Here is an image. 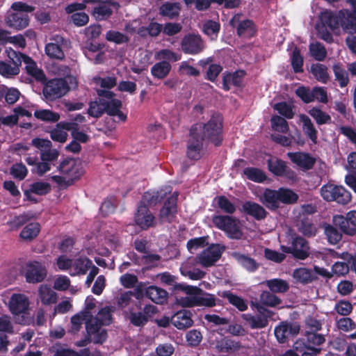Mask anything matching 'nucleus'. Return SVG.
Instances as JSON below:
<instances>
[{
	"mask_svg": "<svg viewBox=\"0 0 356 356\" xmlns=\"http://www.w3.org/2000/svg\"><path fill=\"white\" fill-rule=\"evenodd\" d=\"M300 120L302 123V130L305 134L313 143H316L318 132L310 118L306 115L302 114L300 115Z\"/></svg>",
	"mask_w": 356,
	"mask_h": 356,
	"instance_id": "33",
	"label": "nucleus"
},
{
	"mask_svg": "<svg viewBox=\"0 0 356 356\" xmlns=\"http://www.w3.org/2000/svg\"><path fill=\"white\" fill-rule=\"evenodd\" d=\"M58 170L61 175L67 177L72 184L83 174L81 162L73 159H66L63 160L59 164Z\"/></svg>",
	"mask_w": 356,
	"mask_h": 356,
	"instance_id": "11",
	"label": "nucleus"
},
{
	"mask_svg": "<svg viewBox=\"0 0 356 356\" xmlns=\"http://www.w3.org/2000/svg\"><path fill=\"white\" fill-rule=\"evenodd\" d=\"M222 296L226 298L231 304L236 306L240 311H245L248 307L242 298L229 291H224Z\"/></svg>",
	"mask_w": 356,
	"mask_h": 356,
	"instance_id": "58",
	"label": "nucleus"
},
{
	"mask_svg": "<svg viewBox=\"0 0 356 356\" xmlns=\"http://www.w3.org/2000/svg\"><path fill=\"white\" fill-rule=\"evenodd\" d=\"M280 203L285 204H292L298 200V195L293 191L287 188H280L278 189Z\"/></svg>",
	"mask_w": 356,
	"mask_h": 356,
	"instance_id": "45",
	"label": "nucleus"
},
{
	"mask_svg": "<svg viewBox=\"0 0 356 356\" xmlns=\"http://www.w3.org/2000/svg\"><path fill=\"white\" fill-rule=\"evenodd\" d=\"M268 166L269 170L277 176L282 175L286 167L284 161L276 157H271L268 160Z\"/></svg>",
	"mask_w": 356,
	"mask_h": 356,
	"instance_id": "50",
	"label": "nucleus"
},
{
	"mask_svg": "<svg viewBox=\"0 0 356 356\" xmlns=\"http://www.w3.org/2000/svg\"><path fill=\"white\" fill-rule=\"evenodd\" d=\"M339 20V26L347 33L353 34L356 33V18L354 17L351 12L348 10H341L337 14H334Z\"/></svg>",
	"mask_w": 356,
	"mask_h": 356,
	"instance_id": "19",
	"label": "nucleus"
},
{
	"mask_svg": "<svg viewBox=\"0 0 356 356\" xmlns=\"http://www.w3.org/2000/svg\"><path fill=\"white\" fill-rule=\"evenodd\" d=\"M24 62L26 64V69L27 72L31 76H34L37 80L42 81L44 79V74L40 69H39L35 63L28 57L24 58Z\"/></svg>",
	"mask_w": 356,
	"mask_h": 356,
	"instance_id": "48",
	"label": "nucleus"
},
{
	"mask_svg": "<svg viewBox=\"0 0 356 356\" xmlns=\"http://www.w3.org/2000/svg\"><path fill=\"white\" fill-rule=\"evenodd\" d=\"M260 301L262 304L270 307H275L281 302L278 297L268 291H264L261 294Z\"/></svg>",
	"mask_w": 356,
	"mask_h": 356,
	"instance_id": "63",
	"label": "nucleus"
},
{
	"mask_svg": "<svg viewBox=\"0 0 356 356\" xmlns=\"http://www.w3.org/2000/svg\"><path fill=\"white\" fill-rule=\"evenodd\" d=\"M76 86V79L72 76H67L66 79H54L47 82L42 92L47 101H53L63 97Z\"/></svg>",
	"mask_w": 356,
	"mask_h": 356,
	"instance_id": "3",
	"label": "nucleus"
},
{
	"mask_svg": "<svg viewBox=\"0 0 356 356\" xmlns=\"http://www.w3.org/2000/svg\"><path fill=\"white\" fill-rule=\"evenodd\" d=\"M171 68L172 66L169 62L159 61L152 67L151 74L157 79H163L168 76Z\"/></svg>",
	"mask_w": 356,
	"mask_h": 356,
	"instance_id": "30",
	"label": "nucleus"
},
{
	"mask_svg": "<svg viewBox=\"0 0 356 356\" xmlns=\"http://www.w3.org/2000/svg\"><path fill=\"white\" fill-rule=\"evenodd\" d=\"M180 11L179 4L177 3H165L160 8V13L163 16L173 18L179 15Z\"/></svg>",
	"mask_w": 356,
	"mask_h": 356,
	"instance_id": "52",
	"label": "nucleus"
},
{
	"mask_svg": "<svg viewBox=\"0 0 356 356\" xmlns=\"http://www.w3.org/2000/svg\"><path fill=\"white\" fill-rule=\"evenodd\" d=\"M242 346L238 341L228 338H222L218 341L216 348L222 353H234L239 350Z\"/></svg>",
	"mask_w": 356,
	"mask_h": 356,
	"instance_id": "29",
	"label": "nucleus"
},
{
	"mask_svg": "<svg viewBox=\"0 0 356 356\" xmlns=\"http://www.w3.org/2000/svg\"><path fill=\"white\" fill-rule=\"evenodd\" d=\"M224 250L220 244H212L198 255L197 262L203 267H210L220 258Z\"/></svg>",
	"mask_w": 356,
	"mask_h": 356,
	"instance_id": "12",
	"label": "nucleus"
},
{
	"mask_svg": "<svg viewBox=\"0 0 356 356\" xmlns=\"http://www.w3.org/2000/svg\"><path fill=\"white\" fill-rule=\"evenodd\" d=\"M204 140L197 137L195 132L190 133L188 140L187 155L189 158L197 160L201 157Z\"/></svg>",
	"mask_w": 356,
	"mask_h": 356,
	"instance_id": "22",
	"label": "nucleus"
},
{
	"mask_svg": "<svg viewBox=\"0 0 356 356\" xmlns=\"http://www.w3.org/2000/svg\"><path fill=\"white\" fill-rule=\"evenodd\" d=\"M300 326L296 323L282 322L275 329V335L280 343H284L288 338L299 333Z\"/></svg>",
	"mask_w": 356,
	"mask_h": 356,
	"instance_id": "17",
	"label": "nucleus"
},
{
	"mask_svg": "<svg viewBox=\"0 0 356 356\" xmlns=\"http://www.w3.org/2000/svg\"><path fill=\"white\" fill-rule=\"evenodd\" d=\"M266 284L273 293H284L289 288L288 282L281 279L267 280Z\"/></svg>",
	"mask_w": 356,
	"mask_h": 356,
	"instance_id": "47",
	"label": "nucleus"
},
{
	"mask_svg": "<svg viewBox=\"0 0 356 356\" xmlns=\"http://www.w3.org/2000/svg\"><path fill=\"white\" fill-rule=\"evenodd\" d=\"M293 277L298 282L307 284L316 279L312 269L299 268L293 272Z\"/></svg>",
	"mask_w": 356,
	"mask_h": 356,
	"instance_id": "36",
	"label": "nucleus"
},
{
	"mask_svg": "<svg viewBox=\"0 0 356 356\" xmlns=\"http://www.w3.org/2000/svg\"><path fill=\"white\" fill-rule=\"evenodd\" d=\"M19 73V68L13 65H9L4 61H0V74L6 78H11L13 76Z\"/></svg>",
	"mask_w": 356,
	"mask_h": 356,
	"instance_id": "62",
	"label": "nucleus"
},
{
	"mask_svg": "<svg viewBox=\"0 0 356 356\" xmlns=\"http://www.w3.org/2000/svg\"><path fill=\"white\" fill-rule=\"evenodd\" d=\"M309 51L312 56L319 61L323 60L327 54L325 47L319 42L310 44Z\"/></svg>",
	"mask_w": 356,
	"mask_h": 356,
	"instance_id": "57",
	"label": "nucleus"
},
{
	"mask_svg": "<svg viewBox=\"0 0 356 356\" xmlns=\"http://www.w3.org/2000/svg\"><path fill=\"white\" fill-rule=\"evenodd\" d=\"M47 276L45 266L38 261H30L25 266V277L29 283H38Z\"/></svg>",
	"mask_w": 356,
	"mask_h": 356,
	"instance_id": "13",
	"label": "nucleus"
},
{
	"mask_svg": "<svg viewBox=\"0 0 356 356\" xmlns=\"http://www.w3.org/2000/svg\"><path fill=\"white\" fill-rule=\"evenodd\" d=\"M146 296L153 302L162 304L165 301L168 293L164 289L151 286L146 289Z\"/></svg>",
	"mask_w": 356,
	"mask_h": 356,
	"instance_id": "39",
	"label": "nucleus"
},
{
	"mask_svg": "<svg viewBox=\"0 0 356 356\" xmlns=\"http://www.w3.org/2000/svg\"><path fill=\"white\" fill-rule=\"evenodd\" d=\"M15 13L9 14L6 19L7 25L17 30H21L29 25V16L25 13L32 12L33 8L22 2H15L11 6Z\"/></svg>",
	"mask_w": 356,
	"mask_h": 356,
	"instance_id": "5",
	"label": "nucleus"
},
{
	"mask_svg": "<svg viewBox=\"0 0 356 356\" xmlns=\"http://www.w3.org/2000/svg\"><path fill=\"white\" fill-rule=\"evenodd\" d=\"M268 316L264 313H259L254 316L244 314L243 318L252 329H261L267 326Z\"/></svg>",
	"mask_w": 356,
	"mask_h": 356,
	"instance_id": "27",
	"label": "nucleus"
},
{
	"mask_svg": "<svg viewBox=\"0 0 356 356\" xmlns=\"http://www.w3.org/2000/svg\"><path fill=\"white\" fill-rule=\"evenodd\" d=\"M271 127L275 131L287 133L289 127L287 122L283 118L278 115H273L271 118Z\"/></svg>",
	"mask_w": 356,
	"mask_h": 356,
	"instance_id": "56",
	"label": "nucleus"
},
{
	"mask_svg": "<svg viewBox=\"0 0 356 356\" xmlns=\"http://www.w3.org/2000/svg\"><path fill=\"white\" fill-rule=\"evenodd\" d=\"M273 108L276 110L280 115L286 118L291 119L294 115L293 106L286 102H280L273 105Z\"/></svg>",
	"mask_w": 356,
	"mask_h": 356,
	"instance_id": "60",
	"label": "nucleus"
},
{
	"mask_svg": "<svg viewBox=\"0 0 356 356\" xmlns=\"http://www.w3.org/2000/svg\"><path fill=\"white\" fill-rule=\"evenodd\" d=\"M71 281L68 277L65 275L57 276L54 282V289L57 291H66L70 286Z\"/></svg>",
	"mask_w": 356,
	"mask_h": 356,
	"instance_id": "64",
	"label": "nucleus"
},
{
	"mask_svg": "<svg viewBox=\"0 0 356 356\" xmlns=\"http://www.w3.org/2000/svg\"><path fill=\"white\" fill-rule=\"evenodd\" d=\"M243 173L248 179L255 182H262L266 178L261 170L255 168H247L243 170Z\"/></svg>",
	"mask_w": 356,
	"mask_h": 356,
	"instance_id": "54",
	"label": "nucleus"
},
{
	"mask_svg": "<svg viewBox=\"0 0 356 356\" xmlns=\"http://www.w3.org/2000/svg\"><path fill=\"white\" fill-rule=\"evenodd\" d=\"M110 6H113L115 8H119V4L117 2H104L95 7L93 10V15L98 20H103L112 14V10Z\"/></svg>",
	"mask_w": 356,
	"mask_h": 356,
	"instance_id": "31",
	"label": "nucleus"
},
{
	"mask_svg": "<svg viewBox=\"0 0 356 356\" xmlns=\"http://www.w3.org/2000/svg\"><path fill=\"white\" fill-rule=\"evenodd\" d=\"M152 54L149 51H142L139 52L138 56L136 58L134 67H132L133 72L136 73H140L146 69L150 63Z\"/></svg>",
	"mask_w": 356,
	"mask_h": 356,
	"instance_id": "41",
	"label": "nucleus"
},
{
	"mask_svg": "<svg viewBox=\"0 0 356 356\" xmlns=\"http://www.w3.org/2000/svg\"><path fill=\"white\" fill-rule=\"evenodd\" d=\"M113 307L111 306H106L102 308L97 313V316L90 321H95V323H99L100 325H108L112 322L111 313L113 312Z\"/></svg>",
	"mask_w": 356,
	"mask_h": 356,
	"instance_id": "38",
	"label": "nucleus"
},
{
	"mask_svg": "<svg viewBox=\"0 0 356 356\" xmlns=\"http://www.w3.org/2000/svg\"><path fill=\"white\" fill-rule=\"evenodd\" d=\"M177 213V195H172L160 211L159 218L162 222H170Z\"/></svg>",
	"mask_w": 356,
	"mask_h": 356,
	"instance_id": "21",
	"label": "nucleus"
},
{
	"mask_svg": "<svg viewBox=\"0 0 356 356\" xmlns=\"http://www.w3.org/2000/svg\"><path fill=\"white\" fill-rule=\"evenodd\" d=\"M213 222L231 238L240 239L243 236L242 225L236 218L227 216H217L213 217Z\"/></svg>",
	"mask_w": 356,
	"mask_h": 356,
	"instance_id": "6",
	"label": "nucleus"
},
{
	"mask_svg": "<svg viewBox=\"0 0 356 356\" xmlns=\"http://www.w3.org/2000/svg\"><path fill=\"white\" fill-rule=\"evenodd\" d=\"M88 320H90L84 312H79L71 317L70 319V328L69 329V332L72 334L77 333L81 328L82 324L83 321L86 324V321Z\"/></svg>",
	"mask_w": 356,
	"mask_h": 356,
	"instance_id": "44",
	"label": "nucleus"
},
{
	"mask_svg": "<svg viewBox=\"0 0 356 356\" xmlns=\"http://www.w3.org/2000/svg\"><path fill=\"white\" fill-rule=\"evenodd\" d=\"M135 221L142 229H147L154 225V217L148 210L147 205L140 204L135 216Z\"/></svg>",
	"mask_w": 356,
	"mask_h": 356,
	"instance_id": "20",
	"label": "nucleus"
},
{
	"mask_svg": "<svg viewBox=\"0 0 356 356\" xmlns=\"http://www.w3.org/2000/svg\"><path fill=\"white\" fill-rule=\"evenodd\" d=\"M322 197L326 201H335L341 204H346L351 200V194L344 187L327 184L321 188Z\"/></svg>",
	"mask_w": 356,
	"mask_h": 356,
	"instance_id": "8",
	"label": "nucleus"
},
{
	"mask_svg": "<svg viewBox=\"0 0 356 356\" xmlns=\"http://www.w3.org/2000/svg\"><path fill=\"white\" fill-rule=\"evenodd\" d=\"M97 92L99 99L90 103L88 114L94 118H99L106 112L110 115L117 116L121 121H124L127 116L120 111L122 103L113 97L114 94L106 90H97Z\"/></svg>",
	"mask_w": 356,
	"mask_h": 356,
	"instance_id": "1",
	"label": "nucleus"
},
{
	"mask_svg": "<svg viewBox=\"0 0 356 356\" xmlns=\"http://www.w3.org/2000/svg\"><path fill=\"white\" fill-rule=\"evenodd\" d=\"M172 323L178 329H184L193 325L190 313L187 311H179L172 317Z\"/></svg>",
	"mask_w": 356,
	"mask_h": 356,
	"instance_id": "28",
	"label": "nucleus"
},
{
	"mask_svg": "<svg viewBox=\"0 0 356 356\" xmlns=\"http://www.w3.org/2000/svg\"><path fill=\"white\" fill-rule=\"evenodd\" d=\"M287 155L293 163L303 170L311 169L315 163L313 157L304 152H289Z\"/></svg>",
	"mask_w": 356,
	"mask_h": 356,
	"instance_id": "24",
	"label": "nucleus"
},
{
	"mask_svg": "<svg viewBox=\"0 0 356 356\" xmlns=\"http://www.w3.org/2000/svg\"><path fill=\"white\" fill-rule=\"evenodd\" d=\"M184 290L186 292V295L177 299V303L182 307H213L216 305L214 296L209 293L200 296L201 290L197 287L187 286Z\"/></svg>",
	"mask_w": 356,
	"mask_h": 356,
	"instance_id": "4",
	"label": "nucleus"
},
{
	"mask_svg": "<svg viewBox=\"0 0 356 356\" xmlns=\"http://www.w3.org/2000/svg\"><path fill=\"white\" fill-rule=\"evenodd\" d=\"M91 266L92 261L87 258L74 259L72 260L70 275L71 276L85 275L90 268H91Z\"/></svg>",
	"mask_w": 356,
	"mask_h": 356,
	"instance_id": "26",
	"label": "nucleus"
},
{
	"mask_svg": "<svg viewBox=\"0 0 356 356\" xmlns=\"http://www.w3.org/2000/svg\"><path fill=\"white\" fill-rule=\"evenodd\" d=\"M102 326L99 323H95V321H86L87 334L91 342L96 344H102L106 340V330L102 328Z\"/></svg>",
	"mask_w": 356,
	"mask_h": 356,
	"instance_id": "16",
	"label": "nucleus"
},
{
	"mask_svg": "<svg viewBox=\"0 0 356 356\" xmlns=\"http://www.w3.org/2000/svg\"><path fill=\"white\" fill-rule=\"evenodd\" d=\"M291 60L295 72H302L303 57L301 56L300 50L297 47H296L293 51Z\"/></svg>",
	"mask_w": 356,
	"mask_h": 356,
	"instance_id": "61",
	"label": "nucleus"
},
{
	"mask_svg": "<svg viewBox=\"0 0 356 356\" xmlns=\"http://www.w3.org/2000/svg\"><path fill=\"white\" fill-rule=\"evenodd\" d=\"M325 234L331 244H337L342 238V234L333 226H325Z\"/></svg>",
	"mask_w": 356,
	"mask_h": 356,
	"instance_id": "59",
	"label": "nucleus"
},
{
	"mask_svg": "<svg viewBox=\"0 0 356 356\" xmlns=\"http://www.w3.org/2000/svg\"><path fill=\"white\" fill-rule=\"evenodd\" d=\"M154 58L158 60H165L169 63L175 62L181 59V55L168 49H161L156 52Z\"/></svg>",
	"mask_w": 356,
	"mask_h": 356,
	"instance_id": "49",
	"label": "nucleus"
},
{
	"mask_svg": "<svg viewBox=\"0 0 356 356\" xmlns=\"http://www.w3.org/2000/svg\"><path fill=\"white\" fill-rule=\"evenodd\" d=\"M283 252L291 253L296 258L305 259L309 256V246L307 242L300 236L292 237L291 246H282Z\"/></svg>",
	"mask_w": 356,
	"mask_h": 356,
	"instance_id": "14",
	"label": "nucleus"
},
{
	"mask_svg": "<svg viewBox=\"0 0 356 356\" xmlns=\"http://www.w3.org/2000/svg\"><path fill=\"white\" fill-rule=\"evenodd\" d=\"M333 72L335 80L339 82L340 87L343 88L346 86L349 82V79L346 70L342 68L339 65L335 64L333 65Z\"/></svg>",
	"mask_w": 356,
	"mask_h": 356,
	"instance_id": "53",
	"label": "nucleus"
},
{
	"mask_svg": "<svg viewBox=\"0 0 356 356\" xmlns=\"http://www.w3.org/2000/svg\"><path fill=\"white\" fill-rule=\"evenodd\" d=\"M298 230L307 237L314 236L317 233L316 227L307 218L302 219L297 225Z\"/></svg>",
	"mask_w": 356,
	"mask_h": 356,
	"instance_id": "43",
	"label": "nucleus"
},
{
	"mask_svg": "<svg viewBox=\"0 0 356 356\" xmlns=\"http://www.w3.org/2000/svg\"><path fill=\"white\" fill-rule=\"evenodd\" d=\"M39 298L44 305H51L55 303L57 300L58 296L47 285H41L38 290Z\"/></svg>",
	"mask_w": 356,
	"mask_h": 356,
	"instance_id": "40",
	"label": "nucleus"
},
{
	"mask_svg": "<svg viewBox=\"0 0 356 356\" xmlns=\"http://www.w3.org/2000/svg\"><path fill=\"white\" fill-rule=\"evenodd\" d=\"M29 307V298L24 294H13L9 300V309L19 323H26V312Z\"/></svg>",
	"mask_w": 356,
	"mask_h": 356,
	"instance_id": "9",
	"label": "nucleus"
},
{
	"mask_svg": "<svg viewBox=\"0 0 356 356\" xmlns=\"http://www.w3.org/2000/svg\"><path fill=\"white\" fill-rule=\"evenodd\" d=\"M319 17L320 22L316 26L318 36L321 39L330 42L332 41V35L327 26L332 31L338 29L339 20L334 13L328 10L322 12Z\"/></svg>",
	"mask_w": 356,
	"mask_h": 356,
	"instance_id": "7",
	"label": "nucleus"
},
{
	"mask_svg": "<svg viewBox=\"0 0 356 356\" xmlns=\"http://www.w3.org/2000/svg\"><path fill=\"white\" fill-rule=\"evenodd\" d=\"M233 256L235 259L248 270L253 271L257 269V264L254 259L238 253H234Z\"/></svg>",
	"mask_w": 356,
	"mask_h": 356,
	"instance_id": "55",
	"label": "nucleus"
},
{
	"mask_svg": "<svg viewBox=\"0 0 356 356\" xmlns=\"http://www.w3.org/2000/svg\"><path fill=\"white\" fill-rule=\"evenodd\" d=\"M181 49L186 54H196L204 49V43L198 35H188L181 41Z\"/></svg>",
	"mask_w": 356,
	"mask_h": 356,
	"instance_id": "15",
	"label": "nucleus"
},
{
	"mask_svg": "<svg viewBox=\"0 0 356 356\" xmlns=\"http://www.w3.org/2000/svg\"><path fill=\"white\" fill-rule=\"evenodd\" d=\"M261 201L269 209H277L280 204L278 190L266 189Z\"/></svg>",
	"mask_w": 356,
	"mask_h": 356,
	"instance_id": "25",
	"label": "nucleus"
},
{
	"mask_svg": "<svg viewBox=\"0 0 356 356\" xmlns=\"http://www.w3.org/2000/svg\"><path fill=\"white\" fill-rule=\"evenodd\" d=\"M40 226L38 222H31L26 225L20 233V237L26 241H31L39 234Z\"/></svg>",
	"mask_w": 356,
	"mask_h": 356,
	"instance_id": "42",
	"label": "nucleus"
},
{
	"mask_svg": "<svg viewBox=\"0 0 356 356\" xmlns=\"http://www.w3.org/2000/svg\"><path fill=\"white\" fill-rule=\"evenodd\" d=\"M34 116L42 121L47 122H56L60 120V115L48 109L36 110Z\"/></svg>",
	"mask_w": 356,
	"mask_h": 356,
	"instance_id": "46",
	"label": "nucleus"
},
{
	"mask_svg": "<svg viewBox=\"0 0 356 356\" xmlns=\"http://www.w3.org/2000/svg\"><path fill=\"white\" fill-rule=\"evenodd\" d=\"M333 224L346 235L354 236L356 234V229H355L354 227L353 229V227L350 226V221L346 216L341 215L334 216Z\"/></svg>",
	"mask_w": 356,
	"mask_h": 356,
	"instance_id": "35",
	"label": "nucleus"
},
{
	"mask_svg": "<svg viewBox=\"0 0 356 356\" xmlns=\"http://www.w3.org/2000/svg\"><path fill=\"white\" fill-rule=\"evenodd\" d=\"M309 114L315 120L318 124H328L331 122L330 115L320 108H312L309 111Z\"/></svg>",
	"mask_w": 356,
	"mask_h": 356,
	"instance_id": "51",
	"label": "nucleus"
},
{
	"mask_svg": "<svg viewBox=\"0 0 356 356\" xmlns=\"http://www.w3.org/2000/svg\"><path fill=\"white\" fill-rule=\"evenodd\" d=\"M233 27H236L239 36L250 37L254 34V27L252 21L249 19L241 20V15H234L229 22Z\"/></svg>",
	"mask_w": 356,
	"mask_h": 356,
	"instance_id": "18",
	"label": "nucleus"
},
{
	"mask_svg": "<svg viewBox=\"0 0 356 356\" xmlns=\"http://www.w3.org/2000/svg\"><path fill=\"white\" fill-rule=\"evenodd\" d=\"M310 72L314 77L322 83H326L330 80L327 67L321 63H314L311 66Z\"/></svg>",
	"mask_w": 356,
	"mask_h": 356,
	"instance_id": "37",
	"label": "nucleus"
},
{
	"mask_svg": "<svg viewBox=\"0 0 356 356\" xmlns=\"http://www.w3.org/2000/svg\"><path fill=\"white\" fill-rule=\"evenodd\" d=\"M243 211L257 220L263 219L266 216L265 209L257 203L247 202L243 205Z\"/></svg>",
	"mask_w": 356,
	"mask_h": 356,
	"instance_id": "34",
	"label": "nucleus"
},
{
	"mask_svg": "<svg viewBox=\"0 0 356 356\" xmlns=\"http://www.w3.org/2000/svg\"><path fill=\"white\" fill-rule=\"evenodd\" d=\"M50 42L45 45V54L54 60H63L65 58L64 50L69 47L70 42L60 35H55L50 38Z\"/></svg>",
	"mask_w": 356,
	"mask_h": 356,
	"instance_id": "10",
	"label": "nucleus"
},
{
	"mask_svg": "<svg viewBox=\"0 0 356 356\" xmlns=\"http://www.w3.org/2000/svg\"><path fill=\"white\" fill-rule=\"evenodd\" d=\"M244 76L245 72L243 70L236 71L225 75L223 77V88L226 90H228L232 86H241L243 83Z\"/></svg>",
	"mask_w": 356,
	"mask_h": 356,
	"instance_id": "32",
	"label": "nucleus"
},
{
	"mask_svg": "<svg viewBox=\"0 0 356 356\" xmlns=\"http://www.w3.org/2000/svg\"><path fill=\"white\" fill-rule=\"evenodd\" d=\"M72 129L70 122H61L50 131V137L54 141L64 143L67 139V131Z\"/></svg>",
	"mask_w": 356,
	"mask_h": 356,
	"instance_id": "23",
	"label": "nucleus"
},
{
	"mask_svg": "<svg viewBox=\"0 0 356 356\" xmlns=\"http://www.w3.org/2000/svg\"><path fill=\"white\" fill-rule=\"evenodd\" d=\"M222 117L219 114L213 115L207 124H195L191 129L195 135L204 141L211 142L215 145H219L222 141Z\"/></svg>",
	"mask_w": 356,
	"mask_h": 356,
	"instance_id": "2",
	"label": "nucleus"
}]
</instances>
